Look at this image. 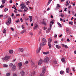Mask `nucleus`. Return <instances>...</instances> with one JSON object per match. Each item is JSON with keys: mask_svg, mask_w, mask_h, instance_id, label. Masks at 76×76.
Masks as SVG:
<instances>
[{"mask_svg": "<svg viewBox=\"0 0 76 76\" xmlns=\"http://www.w3.org/2000/svg\"><path fill=\"white\" fill-rule=\"evenodd\" d=\"M11 22H12L11 18H9L7 21L6 22V24L7 25H10V24L11 23Z\"/></svg>", "mask_w": 76, "mask_h": 76, "instance_id": "obj_1", "label": "nucleus"}, {"mask_svg": "<svg viewBox=\"0 0 76 76\" xmlns=\"http://www.w3.org/2000/svg\"><path fill=\"white\" fill-rule=\"evenodd\" d=\"M50 60V58H48V57H46L44 59L43 61L45 63H48V61Z\"/></svg>", "mask_w": 76, "mask_h": 76, "instance_id": "obj_2", "label": "nucleus"}, {"mask_svg": "<svg viewBox=\"0 0 76 76\" xmlns=\"http://www.w3.org/2000/svg\"><path fill=\"white\" fill-rule=\"evenodd\" d=\"M52 41V39H50L48 40V45L49 46V48H51V41Z\"/></svg>", "mask_w": 76, "mask_h": 76, "instance_id": "obj_3", "label": "nucleus"}, {"mask_svg": "<svg viewBox=\"0 0 76 76\" xmlns=\"http://www.w3.org/2000/svg\"><path fill=\"white\" fill-rule=\"evenodd\" d=\"M10 58V57L9 56H6L5 57L3 58H2L3 60H8V59H9Z\"/></svg>", "mask_w": 76, "mask_h": 76, "instance_id": "obj_4", "label": "nucleus"}, {"mask_svg": "<svg viewBox=\"0 0 76 76\" xmlns=\"http://www.w3.org/2000/svg\"><path fill=\"white\" fill-rule=\"evenodd\" d=\"M31 65L32 67H36V65H35V63L34 62H33L31 60Z\"/></svg>", "mask_w": 76, "mask_h": 76, "instance_id": "obj_5", "label": "nucleus"}, {"mask_svg": "<svg viewBox=\"0 0 76 76\" xmlns=\"http://www.w3.org/2000/svg\"><path fill=\"white\" fill-rule=\"evenodd\" d=\"M20 6L21 7V9H23L25 7L24 4H23V3L21 4L20 5Z\"/></svg>", "mask_w": 76, "mask_h": 76, "instance_id": "obj_6", "label": "nucleus"}, {"mask_svg": "<svg viewBox=\"0 0 76 76\" xmlns=\"http://www.w3.org/2000/svg\"><path fill=\"white\" fill-rule=\"evenodd\" d=\"M20 74L22 76H25V72L23 71H21L20 72Z\"/></svg>", "mask_w": 76, "mask_h": 76, "instance_id": "obj_7", "label": "nucleus"}, {"mask_svg": "<svg viewBox=\"0 0 76 76\" xmlns=\"http://www.w3.org/2000/svg\"><path fill=\"white\" fill-rule=\"evenodd\" d=\"M38 27V26L37 25V23H36L34 25V29H37Z\"/></svg>", "mask_w": 76, "mask_h": 76, "instance_id": "obj_8", "label": "nucleus"}, {"mask_svg": "<svg viewBox=\"0 0 76 76\" xmlns=\"http://www.w3.org/2000/svg\"><path fill=\"white\" fill-rule=\"evenodd\" d=\"M41 50V47H40L37 50V51L36 52V53H38L39 51H40V50Z\"/></svg>", "mask_w": 76, "mask_h": 76, "instance_id": "obj_9", "label": "nucleus"}, {"mask_svg": "<svg viewBox=\"0 0 76 76\" xmlns=\"http://www.w3.org/2000/svg\"><path fill=\"white\" fill-rule=\"evenodd\" d=\"M42 59H41L40 60H39V62H38V65H41V64H42Z\"/></svg>", "mask_w": 76, "mask_h": 76, "instance_id": "obj_10", "label": "nucleus"}, {"mask_svg": "<svg viewBox=\"0 0 76 76\" xmlns=\"http://www.w3.org/2000/svg\"><path fill=\"white\" fill-rule=\"evenodd\" d=\"M35 75V72H33L32 73L30 74L29 76H34Z\"/></svg>", "mask_w": 76, "mask_h": 76, "instance_id": "obj_11", "label": "nucleus"}, {"mask_svg": "<svg viewBox=\"0 0 76 76\" xmlns=\"http://www.w3.org/2000/svg\"><path fill=\"white\" fill-rule=\"evenodd\" d=\"M61 61L63 63H65V62H66V59L64 58H62L61 59Z\"/></svg>", "mask_w": 76, "mask_h": 76, "instance_id": "obj_12", "label": "nucleus"}, {"mask_svg": "<svg viewBox=\"0 0 76 76\" xmlns=\"http://www.w3.org/2000/svg\"><path fill=\"white\" fill-rule=\"evenodd\" d=\"M16 66L15 65H13L12 66V71H15V70H16Z\"/></svg>", "mask_w": 76, "mask_h": 76, "instance_id": "obj_13", "label": "nucleus"}, {"mask_svg": "<svg viewBox=\"0 0 76 76\" xmlns=\"http://www.w3.org/2000/svg\"><path fill=\"white\" fill-rule=\"evenodd\" d=\"M46 45V43L44 42L40 44V46L41 47H43V46H44V45Z\"/></svg>", "mask_w": 76, "mask_h": 76, "instance_id": "obj_14", "label": "nucleus"}, {"mask_svg": "<svg viewBox=\"0 0 76 76\" xmlns=\"http://www.w3.org/2000/svg\"><path fill=\"white\" fill-rule=\"evenodd\" d=\"M42 42H43L46 43L47 42V40L45 38H43L42 39Z\"/></svg>", "mask_w": 76, "mask_h": 76, "instance_id": "obj_15", "label": "nucleus"}, {"mask_svg": "<svg viewBox=\"0 0 76 76\" xmlns=\"http://www.w3.org/2000/svg\"><path fill=\"white\" fill-rule=\"evenodd\" d=\"M42 72L43 74H44L45 73V68H43L42 69Z\"/></svg>", "mask_w": 76, "mask_h": 76, "instance_id": "obj_16", "label": "nucleus"}, {"mask_svg": "<svg viewBox=\"0 0 76 76\" xmlns=\"http://www.w3.org/2000/svg\"><path fill=\"white\" fill-rule=\"evenodd\" d=\"M23 9L25 10H24V12H26V11H27V10H28V8L26 7H24Z\"/></svg>", "mask_w": 76, "mask_h": 76, "instance_id": "obj_17", "label": "nucleus"}, {"mask_svg": "<svg viewBox=\"0 0 76 76\" xmlns=\"http://www.w3.org/2000/svg\"><path fill=\"white\" fill-rule=\"evenodd\" d=\"M22 62L19 63L18 64V66L20 67L22 66Z\"/></svg>", "mask_w": 76, "mask_h": 76, "instance_id": "obj_18", "label": "nucleus"}, {"mask_svg": "<svg viewBox=\"0 0 76 76\" xmlns=\"http://www.w3.org/2000/svg\"><path fill=\"white\" fill-rule=\"evenodd\" d=\"M61 45L62 47H65V48H68V47H67V46L66 45H64V44H62Z\"/></svg>", "mask_w": 76, "mask_h": 76, "instance_id": "obj_19", "label": "nucleus"}, {"mask_svg": "<svg viewBox=\"0 0 76 76\" xmlns=\"http://www.w3.org/2000/svg\"><path fill=\"white\" fill-rule=\"evenodd\" d=\"M13 53V50H9V53L10 54H12Z\"/></svg>", "mask_w": 76, "mask_h": 76, "instance_id": "obj_20", "label": "nucleus"}, {"mask_svg": "<svg viewBox=\"0 0 76 76\" xmlns=\"http://www.w3.org/2000/svg\"><path fill=\"white\" fill-rule=\"evenodd\" d=\"M32 16H29V18H30L29 20H30V22H31L32 20Z\"/></svg>", "mask_w": 76, "mask_h": 76, "instance_id": "obj_21", "label": "nucleus"}, {"mask_svg": "<svg viewBox=\"0 0 76 76\" xmlns=\"http://www.w3.org/2000/svg\"><path fill=\"white\" fill-rule=\"evenodd\" d=\"M56 47L58 49H59V48H61V47H60V46H58V45H57L56 46Z\"/></svg>", "mask_w": 76, "mask_h": 76, "instance_id": "obj_22", "label": "nucleus"}, {"mask_svg": "<svg viewBox=\"0 0 76 76\" xmlns=\"http://www.w3.org/2000/svg\"><path fill=\"white\" fill-rule=\"evenodd\" d=\"M69 28H67L66 30V32L67 33H68V32H69Z\"/></svg>", "mask_w": 76, "mask_h": 76, "instance_id": "obj_23", "label": "nucleus"}, {"mask_svg": "<svg viewBox=\"0 0 76 76\" xmlns=\"http://www.w3.org/2000/svg\"><path fill=\"white\" fill-rule=\"evenodd\" d=\"M57 23L58 25L60 27H61V26H62L61 25V24L60 23H59V22H57Z\"/></svg>", "mask_w": 76, "mask_h": 76, "instance_id": "obj_24", "label": "nucleus"}, {"mask_svg": "<svg viewBox=\"0 0 76 76\" xmlns=\"http://www.w3.org/2000/svg\"><path fill=\"white\" fill-rule=\"evenodd\" d=\"M66 73H69V68H67L66 69Z\"/></svg>", "mask_w": 76, "mask_h": 76, "instance_id": "obj_25", "label": "nucleus"}, {"mask_svg": "<svg viewBox=\"0 0 76 76\" xmlns=\"http://www.w3.org/2000/svg\"><path fill=\"white\" fill-rule=\"evenodd\" d=\"M4 67H7L8 65L6 64H4L3 65Z\"/></svg>", "mask_w": 76, "mask_h": 76, "instance_id": "obj_26", "label": "nucleus"}, {"mask_svg": "<svg viewBox=\"0 0 76 76\" xmlns=\"http://www.w3.org/2000/svg\"><path fill=\"white\" fill-rule=\"evenodd\" d=\"M7 18V16L5 15L3 17V19H6Z\"/></svg>", "mask_w": 76, "mask_h": 76, "instance_id": "obj_27", "label": "nucleus"}, {"mask_svg": "<svg viewBox=\"0 0 76 76\" xmlns=\"http://www.w3.org/2000/svg\"><path fill=\"white\" fill-rule=\"evenodd\" d=\"M43 53L44 54H49V52H43Z\"/></svg>", "mask_w": 76, "mask_h": 76, "instance_id": "obj_28", "label": "nucleus"}, {"mask_svg": "<svg viewBox=\"0 0 76 76\" xmlns=\"http://www.w3.org/2000/svg\"><path fill=\"white\" fill-rule=\"evenodd\" d=\"M6 75V76H9L10 75V73H7Z\"/></svg>", "mask_w": 76, "mask_h": 76, "instance_id": "obj_29", "label": "nucleus"}, {"mask_svg": "<svg viewBox=\"0 0 76 76\" xmlns=\"http://www.w3.org/2000/svg\"><path fill=\"white\" fill-rule=\"evenodd\" d=\"M9 66L10 67H12L13 66V64L12 63L10 64Z\"/></svg>", "mask_w": 76, "mask_h": 76, "instance_id": "obj_30", "label": "nucleus"}, {"mask_svg": "<svg viewBox=\"0 0 76 76\" xmlns=\"http://www.w3.org/2000/svg\"><path fill=\"white\" fill-rule=\"evenodd\" d=\"M19 50H20V51H21V52H23V48H20Z\"/></svg>", "mask_w": 76, "mask_h": 76, "instance_id": "obj_31", "label": "nucleus"}, {"mask_svg": "<svg viewBox=\"0 0 76 76\" xmlns=\"http://www.w3.org/2000/svg\"><path fill=\"white\" fill-rule=\"evenodd\" d=\"M6 2V0H2V4H4L5 3V2Z\"/></svg>", "mask_w": 76, "mask_h": 76, "instance_id": "obj_32", "label": "nucleus"}, {"mask_svg": "<svg viewBox=\"0 0 76 76\" xmlns=\"http://www.w3.org/2000/svg\"><path fill=\"white\" fill-rule=\"evenodd\" d=\"M57 5L56 6V8H57V9H59L58 7H60V6L59 5V4H57Z\"/></svg>", "mask_w": 76, "mask_h": 76, "instance_id": "obj_33", "label": "nucleus"}, {"mask_svg": "<svg viewBox=\"0 0 76 76\" xmlns=\"http://www.w3.org/2000/svg\"><path fill=\"white\" fill-rule=\"evenodd\" d=\"M25 32H26V30H23V31L21 32V34H23V33H25Z\"/></svg>", "mask_w": 76, "mask_h": 76, "instance_id": "obj_34", "label": "nucleus"}, {"mask_svg": "<svg viewBox=\"0 0 76 76\" xmlns=\"http://www.w3.org/2000/svg\"><path fill=\"white\" fill-rule=\"evenodd\" d=\"M42 23L43 25H46V23L45 22L43 21L42 22Z\"/></svg>", "mask_w": 76, "mask_h": 76, "instance_id": "obj_35", "label": "nucleus"}, {"mask_svg": "<svg viewBox=\"0 0 76 76\" xmlns=\"http://www.w3.org/2000/svg\"><path fill=\"white\" fill-rule=\"evenodd\" d=\"M28 64V61H26L25 62V63H24V64Z\"/></svg>", "mask_w": 76, "mask_h": 76, "instance_id": "obj_36", "label": "nucleus"}, {"mask_svg": "<svg viewBox=\"0 0 76 76\" xmlns=\"http://www.w3.org/2000/svg\"><path fill=\"white\" fill-rule=\"evenodd\" d=\"M69 25H73V22H69Z\"/></svg>", "mask_w": 76, "mask_h": 76, "instance_id": "obj_37", "label": "nucleus"}, {"mask_svg": "<svg viewBox=\"0 0 76 76\" xmlns=\"http://www.w3.org/2000/svg\"><path fill=\"white\" fill-rule=\"evenodd\" d=\"M3 33H4V34L6 33V29H4L3 31Z\"/></svg>", "mask_w": 76, "mask_h": 76, "instance_id": "obj_38", "label": "nucleus"}, {"mask_svg": "<svg viewBox=\"0 0 76 76\" xmlns=\"http://www.w3.org/2000/svg\"><path fill=\"white\" fill-rule=\"evenodd\" d=\"M4 12H7L8 10V9L7 8H5L4 10Z\"/></svg>", "mask_w": 76, "mask_h": 76, "instance_id": "obj_39", "label": "nucleus"}, {"mask_svg": "<svg viewBox=\"0 0 76 76\" xmlns=\"http://www.w3.org/2000/svg\"><path fill=\"white\" fill-rule=\"evenodd\" d=\"M50 23L52 24H54V20H53L52 21H51Z\"/></svg>", "mask_w": 76, "mask_h": 76, "instance_id": "obj_40", "label": "nucleus"}, {"mask_svg": "<svg viewBox=\"0 0 76 76\" xmlns=\"http://www.w3.org/2000/svg\"><path fill=\"white\" fill-rule=\"evenodd\" d=\"M51 0H49L48 3V4H49L51 3Z\"/></svg>", "mask_w": 76, "mask_h": 76, "instance_id": "obj_41", "label": "nucleus"}, {"mask_svg": "<svg viewBox=\"0 0 76 76\" xmlns=\"http://www.w3.org/2000/svg\"><path fill=\"white\" fill-rule=\"evenodd\" d=\"M63 73H64V71H60V74H61H61H63Z\"/></svg>", "mask_w": 76, "mask_h": 76, "instance_id": "obj_42", "label": "nucleus"}, {"mask_svg": "<svg viewBox=\"0 0 76 76\" xmlns=\"http://www.w3.org/2000/svg\"><path fill=\"white\" fill-rule=\"evenodd\" d=\"M54 64H57V61H55L54 62Z\"/></svg>", "mask_w": 76, "mask_h": 76, "instance_id": "obj_43", "label": "nucleus"}, {"mask_svg": "<svg viewBox=\"0 0 76 76\" xmlns=\"http://www.w3.org/2000/svg\"><path fill=\"white\" fill-rule=\"evenodd\" d=\"M15 22L16 23H18V22H19V20L18 19V20H16Z\"/></svg>", "mask_w": 76, "mask_h": 76, "instance_id": "obj_44", "label": "nucleus"}, {"mask_svg": "<svg viewBox=\"0 0 76 76\" xmlns=\"http://www.w3.org/2000/svg\"><path fill=\"white\" fill-rule=\"evenodd\" d=\"M3 15H0V18H3Z\"/></svg>", "mask_w": 76, "mask_h": 76, "instance_id": "obj_45", "label": "nucleus"}, {"mask_svg": "<svg viewBox=\"0 0 76 76\" xmlns=\"http://www.w3.org/2000/svg\"><path fill=\"white\" fill-rule=\"evenodd\" d=\"M72 69H73V71L75 72V67H72Z\"/></svg>", "mask_w": 76, "mask_h": 76, "instance_id": "obj_46", "label": "nucleus"}, {"mask_svg": "<svg viewBox=\"0 0 76 76\" xmlns=\"http://www.w3.org/2000/svg\"><path fill=\"white\" fill-rule=\"evenodd\" d=\"M59 16H61V17H64V15L61 14V15H59Z\"/></svg>", "mask_w": 76, "mask_h": 76, "instance_id": "obj_47", "label": "nucleus"}, {"mask_svg": "<svg viewBox=\"0 0 76 76\" xmlns=\"http://www.w3.org/2000/svg\"><path fill=\"white\" fill-rule=\"evenodd\" d=\"M67 41H68V42H70V41L69 40V39L68 38L66 40Z\"/></svg>", "mask_w": 76, "mask_h": 76, "instance_id": "obj_48", "label": "nucleus"}, {"mask_svg": "<svg viewBox=\"0 0 76 76\" xmlns=\"http://www.w3.org/2000/svg\"><path fill=\"white\" fill-rule=\"evenodd\" d=\"M3 7H4V5H1L0 6V8H1V9L3 8Z\"/></svg>", "mask_w": 76, "mask_h": 76, "instance_id": "obj_49", "label": "nucleus"}, {"mask_svg": "<svg viewBox=\"0 0 76 76\" xmlns=\"http://www.w3.org/2000/svg\"><path fill=\"white\" fill-rule=\"evenodd\" d=\"M21 27L22 29H24V27L23 26V25H22L21 26Z\"/></svg>", "mask_w": 76, "mask_h": 76, "instance_id": "obj_50", "label": "nucleus"}, {"mask_svg": "<svg viewBox=\"0 0 76 76\" xmlns=\"http://www.w3.org/2000/svg\"><path fill=\"white\" fill-rule=\"evenodd\" d=\"M72 7V6L71 5H70L68 7V9H70L71 8V7Z\"/></svg>", "mask_w": 76, "mask_h": 76, "instance_id": "obj_51", "label": "nucleus"}, {"mask_svg": "<svg viewBox=\"0 0 76 76\" xmlns=\"http://www.w3.org/2000/svg\"><path fill=\"white\" fill-rule=\"evenodd\" d=\"M50 30H51V28H48V31H50Z\"/></svg>", "mask_w": 76, "mask_h": 76, "instance_id": "obj_52", "label": "nucleus"}, {"mask_svg": "<svg viewBox=\"0 0 76 76\" xmlns=\"http://www.w3.org/2000/svg\"><path fill=\"white\" fill-rule=\"evenodd\" d=\"M11 30H12V31H14V29H13V28H11Z\"/></svg>", "mask_w": 76, "mask_h": 76, "instance_id": "obj_53", "label": "nucleus"}, {"mask_svg": "<svg viewBox=\"0 0 76 76\" xmlns=\"http://www.w3.org/2000/svg\"><path fill=\"white\" fill-rule=\"evenodd\" d=\"M26 13L25 12L24 14H23V16L24 17V16H25V15H26Z\"/></svg>", "mask_w": 76, "mask_h": 76, "instance_id": "obj_54", "label": "nucleus"}, {"mask_svg": "<svg viewBox=\"0 0 76 76\" xmlns=\"http://www.w3.org/2000/svg\"><path fill=\"white\" fill-rule=\"evenodd\" d=\"M13 76H17V75L15 74H14L13 75Z\"/></svg>", "mask_w": 76, "mask_h": 76, "instance_id": "obj_55", "label": "nucleus"}, {"mask_svg": "<svg viewBox=\"0 0 76 76\" xmlns=\"http://www.w3.org/2000/svg\"><path fill=\"white\" fill-rule=\"evenodd\" d=\"M13 16H14V14H13L12 13L11 16H12V17H13Z\"/></svg>", "mask_w": 76, "mask_h": 76, "instance_id": "obj_56", "label": "nucleus"}, {"mask_svg": "<svg viewBox=\"0 0 76 76\" xmlns=\"http://www.w3.org/2000/svg\"><path fill=\"white\" fill-rule=\"evenodd\" d=\"M12 0H10V3H12Z\"/></svg>", "mask_w": 76, "mask_h": 76, "instance_id": "obj_57", "label": "nucleus"}, {"mask_svg": "<svg viewBox=\"0 0 76 76\" xmlns=\"http://www.w3.org/2000/svg\"><path fill=\"white\" fill-rule=\"evenodd\" d=\"M33 25H34V23H32L31 24V26H33Z\"/></svg>", "mask_w": 76, "mask_h": 76, "instance_id": "obj_58", "label": "nucleus"}, {"mask_svg": "<svg viewBox=\"0 0 76 76\" xmlns=\"http://www.w3.org/2000/svg\"><path fill=\"white\" fill-rule=\"evenodd\" d=\"M51 26H52V25H51V24H50V28H51Z\"/></svg>", "mask_w": 76, "mask_h": 76, "instance_id": "obj_59", "label": "nucleus"}, {"mask_svg": "<svg viewBox=\"0 0 76 76\" xmlns=\"http://www.w3.org/2000/svg\"><path fill=\"white\" fill-rule=\"evenodd\" d=\"M67 8H65V9H64V10L65 11H66V10H67Z\"/></svg>", "mask_w": 76, "mask_h": 76, "instance_id": "obj_60", "label": "nucleus"}, {"mask_svg": "<svg viewBox=\"0 0 76 76\" xmlns=\"http://www.w3.org/2000/svg\"><path fill=\"white\" fill-rule=\"evenodd\" d=\"M20 21L21 22H23V20H23L22 18L20 19Z\"/></svg>", "mask_w": 76, "mask_h": 76, "instance_id": "obj_61", "label": "nucleus"}, {"mask_svg": "<svg viewBox=\"0 0 76 76\" xmlns=\"http://www.w3.org/2000/svg\"><path fill=\"white\" fill-rule=\"evenodd\" d=\"M66 6H69V3H68L67 4H66Z\"/></svg>", "mask_w": 76, "mask_h": 76, "instance_id": "obj_62", "label": "nucleus"}, {"mask_svg": "<svg viewBox=\"0 0 76 76\" xmlns=\"http://www.w3.org/2000/svg\"><path fill=\"white\" fill-rule=\"evenodd\" d=\"M47 10L48 11L50 10V8L48 7L47 9Z\"/></svg>", "mask_w": 76, "mask_h": 76, "instance_id": "obj_63", "label": "nucleus"}, {"mask_svg": "<svg viewBox=\"0 0 76 76\" xmlns=\"http://www.w3.org/2000/svg\"><path fill=\"white\" fill-rule=\"evenodd\" d=\"M74 53L75 54H76V50L74 51Z\"/></svg>", "mask_w": 76, "mask_h": 76, "instance_id": "obj_64", "label": "nucleus"}]
</instances>
